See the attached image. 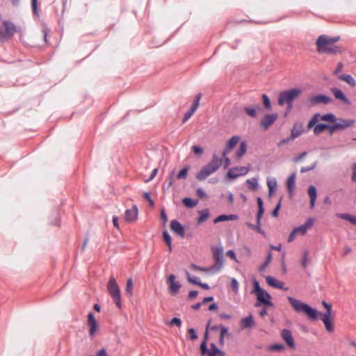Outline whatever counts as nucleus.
I'll return each mask as SVG.
<instances>
[{
  "label": "nucleus",
  "mask_w": 356,
  "mask_h": 356,
  "mask_svg": "<svg viewBox=\"0 0 356 356\" xmlns=\"http://www.w3.org/2000/svg\"><path fill=\"white\" fill-rule=\"evenodd\" d=\"M339 40V36L331 37L321 35L316 41V50L319 54L330 55L341 54L343 51L341 47L336 44Z\"/></svg>",
  "instance_id": "1"
},
{
  "label": "nucleus",
  "mask_w": 356,
  "mask_h": 356,
  "mask_svg": "<svg viewBox=\"0 0 356 356\" xmlns=\"http://www.w3.org/2000/svg\"><path fill=\"white\" fill-rule=\"evenodd\" d=\"M222 159L214 154L211 161L197 174L196 178L202 181L215 172L221 165Z\"/></svg>",
  "instance_id": "2"
},
{
  "label": "nucleus",
  "mask_w": 356,
  "mask_h": 356,
  "mask_svg": "<svg viewBox=\"0 0 356 356\" xmlns=\"http://www.w3.org/2000/svg\"><path fill=\"white\" fill-rule=\"evenodd\" d=\"M288 300L296 312H303L312 320L317 318V312L315 309H313L308 305L291 297H288Z\"/></svg>",
  "instance_id": "3"
},
{
  "label": "nucleus",
  "mask_w": 356,
  "mask_h": 356,
  "mask_svg": "<svg viewBox=\"0 0 356 356\" xmlns=\"http://www.w3.org/2000/svg\"><path fill=\"white\" fill-rule=\"evenodd\" d=\"M301 92L302 90L299 88H293L282 92L278 98L279 105L283 106L284 104H287L288 109L290 110L292 107V102L301 94Z\"/></svg>",
  "instance_id": "4"
},
{
  "label": "nucleus",
  "mask_w": 356,
  "mask_h": 356,
  "mask_svg": "<svg viewBox=\"0 0 356 356\" xmlns=\"http://www.w3.org/2000/svg\"><path fill=\"white\" fill-rule=\"evenodd\" d=\"M107 290L116 306L119 309H121L122 302L120 289L113 276H111L108 280L107 284Z\"/></svg>",
  "instance_id": "5"
},
{
  "label": "nucleus",
  "mask_w": 356,
  "mask_h": 356,
  "mask_svg": "<svg viewBox=\"0 0 356 356\" xmlns=\"http://www.w3.org/2000/svg\"><path fill=\"white\" fill-rule=\"evenodd\" d=\"M17 32V26L11 22L3 20L0 26V40H7Z\"/></svg>",
  "instance_id": "6"
},
{
  "label": "nucleus",
  "mask_w": 356,
  "mask_h": 356,
  "mask_svg": "<svg viewBox=\"0 0 356 356\" xmlns=\"http://www.w3.org/2000/svg\"><path fill=\"white\" fill-rule=\"evenodd\" d=\"M322 305L326 309L325 314H321V320L323 321L327 331L332 332L334 330L333 324L332 323V305L325 301H323Z\"/></svg>",
  "instance_id": "7"
},
{
  "label": "nucleus",
  "mask_w": 356,
  "mask_h": 356,
  "mask_svg": "<svg viewBox=\"0 0 356 356\" xmlns=\"http://www.w3.org/2000/svg\"><path fill=\"white\" fill-rule=\"evenodd\" d=\"M314 220L312 218H309L304 225L295 228L290 234L288 238V242L293 241L297 235L304 236L307 230L313 225Z\"/></svg>",
  "instance_id": "8"
},
{
  "label": "nucleus",
  "mask_w": 356,
  "mask_h": 356,
  "mask_svg": "<svg viewBox=\"0 0 356 356\" xmlns=\"http://www.w3.org/2000/svg\"><path fill=\"white\" fill-rule=\"evenodd\" d=\"M250 165L246 167H234L229 170L227 174V177L230 179H235L239 176L245 175L250 170Z\"/></svg>",
  "instance_id": "9"
},
{
  "label": "nucleus",
  "mask_w": 356,
  "mask_h": 356,
  "mask_svg": "<svg viewBox=\"0 0 356 356\" xmlns=\"http://www.w3.org/2000/svg\"><path fill=\"white\" fill-rule=\"evenodd\" d=\"M256 296L257 299V302L255 303L256 307H259L261 304L264 305V306L273 307L271 302L272 297L267 291L263 290Z\"/></svg>",
  "instance_id": "10"
},
{
  "label": "nucleus",
  "mask_w": 356,
  "mask_h": 356,
  "mask_svg": "<svg viewBox=\"0 0 356 356\" xmlns=\"http://www.w3.org/2000/svg\"><path fill=\"white\" fill-rule=\"evenodd\" d=\"M280 336L282 339L285 341L286 344L291 349L296 348V343L294 339L292 336L291 330L287 329H283L280 332Z\"/></svg>",
  "instance_id": "11"
},
{
  "label": "nucleus",
  "mask_w": 356,
  "mask_h": 356,
  "mask_svg": "<svg viewBox=\"0 0 356 356\" xmlns=\"http://www.w3.org/2000/svg\"><path fill=\"white\" fill-rule=\"evenodd\" d=\"M88 325L89 327V335L92 337L99 330L97 322L92 313H89L88 315Z\"/></svg>",
  "instance_id": "12"
},
{
  "label": "nucleus",
  "mask_w": 356,
  "mask_h": 356,
  "mask_svg": "<svg viewBox=\"0 0 356 356\" xmlns=\"http://www.w3.org/2000/svg\"><path fill=\"white\" fill-rule=\"evenodd\" d=\"M278 115L276 113L267 114L264 116L261 120V126L264 130H267L277 119Z\"/></svg>",
  "instance_id": "13"
},
{
  "label": "nucleus",
  "mask_w": 356,
  "mask_h": 356,
  "mask_svg": "<svg viewBox=\"0 0 356 356\" xmlns=\"http://www.w3.org/2000/svg\"><path fill=\"white\" fill-rule=\"evenodd\" d=\"M332 101L331 98L324 95H319L314 97H311L309 99L310 105L314 106L319 104H327Z\"/></svg>",
  "instance_id": "14"
},
{
  "label": "nucleus",
  "mask_w": 356,
  "mask_h": 356,
  "mask_svg": "<svg viewBox=\"0 0 356 356\" xmlns=\"http://www.w3.org/2000/svg\"><path fill=\"white\" fill-rule=\"evenodd\" d=\"M138 211L136 205H134L130 209L125 211L124 219L128 222H135L138 218Z\"/></svg>",
  "instance_id": "15"
},
{
  "label": "nucleus",
  "mask_w": 356,
  "mask_h": 356,
  "mask_svg": "<svg viewBox=\"0 0 356 356\" xmlns=\"http://www.w3.org/2000/svg\"><path fill=\"white\" fill-rule=\"evenodd\" d=\"M240 138L237 136H232L227 143L226 148L223 150L222 155L226 156L239 142Z\"/></svg>",
  "instance_id": "16"
},
{
  "label": "nucleus",
  "mask_w": 356,
  "mask_h": 356,
  "mask_svg": "<svg viewBox=\"0 0 356 356\" xmlns=\"http://www.w3.org/2000/svg\"><path fill=\"white\" fill-rule=\"evenodd\" d=\"M266 281L269 286L273 288L282 289L285 291L288 290V288H284V283L282 282L276 280L275 277L272 276H267L266 277Z\"/></svg>",
  "instance_id": "17"
},
{
  "label": "nucleus",
  "mask_w": 356,
  "mask_h": 356,
  "mask_svg": "<svg viewBox=\"0 0 356 356\" xmlns=\"http://www.w3.org/2000/svg\"><path fill=\"white\" fill-rule=\"evenodd\" d=\"M240 327L242 330L246 328H251L254 326V321L253 316L252 315H249L245 318H243L240 321Z\"/></svg>",
  "instance_id": "18"
},
{
  "label": "nucleus",
  "mask_w": 356,
  "mask_h": 356,
  "mask_svg": "<svg viewBox=\"0 0 356 356\" xmlns=\"http://www.w3.org/2000/svg\"><path fill=\"white\" fill-rule=\"evenodd\" d=\"M167 282L170 284V290L171 293L173 294L178 293L181 286L179 282H175V276L174 275H170L168 277Z\"/></svg>",
  "instance_id": "19"
},
{
  "label": "nucleus",
  "mask_w": 356,
  "mask_h": 356,
  "mask_svg": "<svg viewBox=\"0 0 356 356\" xmlns=\"http://www.w3.org/2000/svg\"><path fill=\"white\" fill-rule=\"evenodd\" d=\"M170 229L179 236L182 237L184 236V229L179 221L176 220H172L170 222Z\"/></svg>",
  "instance_id": "20"
},
{
  "label": "nucleus",
  "mask_w": 356,
  "mask_h": 356,
  "mask_svg": "<svg viewBox=\"0 0 356 356\" xmlns=\"http://www.w3.org/2000/svg\"><path fill=\"white\" fill-rule=\"evenodd\" d=\"M334 123L335 124L338 130H343L352 126L354 123V120L339 118L337 119V121Z\"/></svg>",
  "instance_id": "21"
},
{
  "label": "nucleus",
  "mask_w": 356,
  "mask_h": 356,
  "mask_svg": "<svg viewBox=\"0 0 356 356\" xmlns=\"http://www.w3.org/2000/svg\"><path fill=\"white\" fill-rule=\"evenodd\" d=\"M213 256L216 263L222 266L223 264V249L222 248H217L213 250Z\"/></svg>",
  "instance_id": "22"
},
{
  "label": "nucleus",
  "mask_w": 356,
  "mask_h": 356,
  "mask_svg": "<svg viewBox=\"0 0 356 356\" xmlns=\"http://www.w3.org/2000/svg\"><path fill=\"white\" fill-rule=\"evenodd\" d=\"M331 91L337 99L341 100L343 102H344L345 104H350L348 99L346 98L345 95L343 93V92L340 89H339L337 88H332L331 89Z\"/></svg>",
  "instance_id": "23"
},
{
  "label": "nucleus",
  "mask_w": 356,
  "mask_h": 356,
  "mask_svg": "<svg viewBox=\"0 0 356 356\" xmlns=\"http://www.w3.org/2000/svg\"><path fill=\"white\" fill-rule=\"evenodd\" d=\"M238 219V216L236 215L230 214V215H220L217 218H216L213 220V222L215 224L220 222H225V221H229V220H235Z\"/></svg>",
  "instance_id": "24"
},
{
  "label": "nucleus",
  "mask_w": 356,
  "mask_h": 356,
  "mask_svg": "<svg viewBox=\"0 0 356 356\" xmlns=\"http://www.w3.org/2000/svg\"><path fill=\"white\" fill-rule=\"evenodd\" d=\"M303 132L302 126L298 124H296L291 131V139L294 140L295 138L300 136Z\"/></svg>",
  "instance_id": "25"
},
{
  "label": "nucleus",
  "mask_w": 356,
  "mask_h": 356,
  "mask_svg": "<svg viewBox=\"0 0 356 356\" xmlns=\"http://www.w3.org/2000/svg\"><path fill=\"white\" fill-rule=\"evenodd\" d=\"M207 354L208 356H224L225 355L224 352L218 349L214 343L211 344L210 349H207Z\"/></svg>",
  "instance_id": "26"
},
{
  "label": "nucleus",
  "mask_w": 356,
  "mask_h": 356,
  "mask_svg": "<svg viewBox=\"0 0 356 356\" xmlns=\"http://www.w3.org/2000/svg\"><path fill=\"white\" fill-rule=\"evenodd\" d=\"M308 194L310 197V208L313 209L314 207L317 193L316 189L314 186H310L308 188Z\"/></svg>",
  "instance_id": "27"
},
{
  "label": "nucleus",
  "mask_w": 356,
  "mask_h": 356,
  "mask_svg": "<svg viewBox=\"0 0 356 356\" xmlns=\"http://www.w3.org/2000/svg\"><path fill=\"white\" fill-rule=\"evenodd\" d=\"M339 79L345 81L351 87H355L356 86L355 80L352 76L349 74H341L339 76Z\"/></svg>",
  "instance_id": "28"
},
{
  "label": "nucleus",
  "mask_w": 356,
  "mask_h": 356,
  "mask_svg": "<svg viewBox=\"0 0 356 356\" xmlns=\"http://www.w3.org/2000/svg\"><path fill=\"white\" fill-rule=\"evenodd\" d=\"M208 326H209V325H207V330H206V332L204 336V340L202 342V343L200 344V353L202 355H207V341L208 339V332H207Z\"/></svg>",
  "instance_id": "29"
},
{
  "label": "nucleus",
  "mask_w": 356,
  "mask_h": 356,
  "mask_svg": "<svg viewBox=\"0 0 356 356\" xmlns=\"http://www.w3.org/2000/svg\"><path fill=\"white\" fill-rule=\"evenodd\" d=\"M200 216L197 219V223L202 224L205 222L209 217V211L208 209H203L199 212Z\"/></svg>",
  "instance_id": "30"
},
{
  "label": "nucleus",
  "mask_w": 356,
  "mask_h": 356,
  "mask_svg": "<svg viewBox=\"0 0 356 356\" xmlns=\"http://www.w3.org/2000/svg\"><path fill=\"white\" fill-rule=\"evenodd\" d=\"M247 150V145L245 141H243L240 143V146L236 152V156L238 159H240L246 152Z\"/></svg>",
  "instance_id": "31"
},
{
  "label": "nucleus",
  "mask_w": 356,
  "mask_h": 356,
  "mask_svg": "<svg viewBox=\"0 0 356 356\" xmlns=\"http://www.w3.org/2000/svg\"><path fill=\"white\" fill-rule=\"evenodd\" d=\"M325 121L330 123H334L337 121L336 116L332 113H327L323 115H321L319 117V121Z\"/></svg>",
  "instance_id": "32"
},
{
  "label": "nucleus",
  "mask_w": 356,
  "mask_h": 356,
  "mask_svg": "<svg viewBox=\"0 0 356 356\" xmlns=\"http://www.w3.org/2000/svg\"><path fill=\"white\" fill-rule=\"evenodd\" d=\"M295 184H296V173L291 174L288 179H287V188L289 191V193H291L294 188H295Z\"/></svg>",
  "instance_id": "33"
},
{
  "label": "nucleus",
  "mask_w": 356,
  "mask_h": 356,
  "mask_svg": "<svg viewBox=\"0 0 356 356\" xmlns=\"http://www.w3.org/2000/svg\"><path fill=\"white\" fill-rule=\"evenodd\" d=\"M259 109H260V108L258 106H257L255 107L246 106L244 108V111L248 116L254 118L257 117V110H259Z\"/></svg>",
  "instance_id": "34"
},
{
  "label": "nucleus",
  "mask_w": 356,
  "mask_h": 356,
  "mask_svg": "<svg viewBox=\"0 0 356 356\" xmlns=\"http://www.w3.org/2000/svg\"><path fill=\"white\" fill-rule=\"evenodd\" d=\"M257 204H258V213H257V218H258V223L259 224L261 218L262 217L264 210L263 207V201L261 197H257Z\"/></svg>",
  "instance_id": "35"
},
{
  "label": "nucleus",
  "mask_w": 356,
  "mask_h": 356,
  "mask_svg": "<svg viewBox=\"0 0 356 356\" xmlns=\"http://www.w3.org/2000/svg\"><path fill=\"white\" fill-rule=\"evenodd\" d=\"M182 202H183V204L186 207H188V208H193V207H195L198 203L197 200H193L190 197L184 198Z\"/></svg>",
  "instance_id": "36"
},
{
  "label": "nucleus",
  "mask_w": 356,
  "mask_h": 356,
  "mask_svg": "<svg viewBox=\"0 0 356 356\" xmlns=\"http://www.w3.org/2000/svg\"><path fill=\"white\" fill-rule=\"evenodd\" d=\"M267 185L269 189V196L270 197L277 188V181L275 179H268L267 181Z\"/></svg>",
  "instance_id": "37"
},
{
  "label": "nucleus",
  "mask_w": 356,
  "mask_h": 356,
  "mask_svg": "<svg viewBox=\"0 0 356 356\" xmlns=\"http://www.w3.org/2000/svg\"><path fill=\"white\" fill-rule=\"evenodd\" d=\"M133 289H134V284L133 280L131 278H129L127 281V284L125 287V292L129 295V296H133Z\"/></svg>",
  "instance_id": "38"
},
{
  "label": "nucleus",
  "mask_w": 356,
  "mask_h": 356,
  "mask_svg": "<svg viewBox=\"0 0 356 356\" xmlns=\"http://www.w3.org/2000/svg\"><path fill=\"white\" fill-rule=\"evenodd\" d=\"M246 182L248 185V188L251 191L257 190V186H258V183H257V179L256 178H252V179H248Z\"/></svg>",
  "instance_id": "39"
},
{
  "label": "nucleus",
  "mask_w": 356,
  "mask_h": 356,
  "mask_svg": "<svg viewBox=\"0 0 356 356\" xmlns=\"http://www.w3.org/2000/svg\"><path fill=\"white\" fill-rule=\"evenodd\" d=\"M163 236L164 241L165 242V243L167 244V245L168 247L169 252H171L172 251V246H171L172 239H171L170 234L168 233L167 231H165V232H163Z\"/></svg>",
  "instance_id": "40"
},
{
  "label": "nucleus",
  "mask_w": 356,
  "mask_h": 356,
  "mask_svg": "<svg viewBox=\"0 0 356 356\" xmlns=\"http://www.w3.org/2000/svg\"><path fill=\"white\" fill-rule=\"evenodd\" d=\"M327 129V124H318L314 126V132L315 134H319Z\"/></svg>",
  "instance_id": "41"
},
{
  "label": "nucleus",
  "mask_w": 356,
  "mask_h": 356,
  "mask_svg": "<svg viewBox=\"0 0 356 356\" xmlns=\"http://www.w3.org/2000/svg\"><path fill=\"white\" fill-rule=\"evenodd\" d=\"M230 287L232 289L234 293H238L239 289V284L235 278H232L230 282Z\"/></svg>",
  "instance_id": "42"
},
{
  "label": "nucleus",
  "mask_w": 356,
  "mask_h": 356,
  "mask_svg": "<svg viewBox=\"0 0 356 356\" xmlns=\"http://www.w3.org/2000/svg\"><path fill=\"white\" fill-rule=\"evenodd\" d=\"M189 168L188 167L184 168L182 169L177 175V177L178 179H186L188 175Z\"/></svg>",
  "instance_id": "43"
},
{
  "label": "nucleus",
  "mask_w": 356,
  "mask_h": 356,
  "mask_svg": "<svg viewBox=\"0 0 356 356\" xmlns=\"http://www.w3.org/2000/svg\"><path fill=\"white\" fill-rule=\"evenodd\" d=\"M201 97L202 95L200 93L197 94L195 97V99L193 104V106H191V108L195 111H196V110L199 107Z\"/></svg>",
  "instance_id": "44"
},
{
  "label": "nucleus",
  "mask_w": 356,
  "mask_h": 356,
  "mask_svg": "<svg viewBox=\"0 0 356 356\" xmlns=\"http://www.w3.org/2000/svg\"><path fill=\"white\" fill-rule=\"evenodd\" d=\"M262 100H263L264 106L268 110H270L271 108V104H270V99H269L268 97L266 95L264 94L262 95Z\"/></svg>",
  "instance_id": "45"
},
{
  "label": "nucleus",
  "mask_w": 356,
  "mask_h": 356,
  "mask_svg": "<svg viewBox=\"0 0 356 356\" xmlns=\"http://www.w3.org/2000/svg\"><path fill=\"white\" fill-rule=\"evenodd\" d=\"M284 349V346L281 343L273 344L269 347V350L273 351H281Z\"/></svg>",
  "instance_id": "46"
},
{
  "label": "nucleus",
  "mask_w": 356,
  "mask_h": 356,
  "mask_svg": "<svg viewBox=\"0 0 356 356\" xmlns=\"http://www.w3.org/2000/svg\"><path fill=\"white\" fill-rule=\"evenodd\" d=\"M319 114H316L313 116L312 120L308 123V127L311 128L314 127L319 121Z\"/></svg>",
  "instance_id": "47"
},
{
  "label": "nucleus",
  "mask_w": 356,
  "mask_h": 356,
  "mask_svg": "<svg viewBox=\"0 0 356 356\" xmlns=\"http://www.w3.org/2000/svg\"><path fill=\"white\" fill-rule=\"evenodd\" d=\"M253 286H254L253 293H254L256 295H257V293H259L260 291L264 290L260 287L259 283L257 280H253Z\"/></svg>",
  "instance_id": "48"
},
{
  "label": "nucleus",
  "mask_w": 356,
  "mask_h": 356,
  "mask_svg": "<svg viewBox=\"0 0 356 356\" xmlns=\"http://www.w3.org/2000/svg\"><path fill=\"white\" fill-rule=\"evenodd\" d=\"M195 111L191 108L190 110L185 113L184 117L182 120V122L185 123L186 121H188L191 118V116L195 113Z\"/></svg>",
  "instance_id": "49"
},
{
  "label": "nucleus",
  "mask_w": 356,
  "mask_h": 356,
  "mask_svg": "<svg viewBox=\"0 0 356 356\" xmlns=\"http://www.w3.org/2000/svg\"><path fill=\"white\" fill-rule=\"evenodd\" d=\"M188 335H189V339L191 340H195V339H197V335L196 334V332H195V329L189 328L188 330Z\"/></svg>",
  "instance_id": "50"
},
{
  "label": "nucleus",
  "mask_w": 356,
  "mask_h": 356,
  "mask_svg": "<svg viewBox=\"0 0 356 356\" xmlns=\"http://www.w3.org/2000/svg\"><path fill=\"white\" fill-rule=\"evenodd\" d=\"M247 225L250 227L251 229H254L256 230L257 232H258L259 233H261L262 234H264V232L262 231V229H261L260 227V223L259 224L257 222V225H254L252 224H250V223H247Z\"/></svg>",
  "instance_id": "51"
},
{
  "label": "nucleus",
  "mask_w": 356,
  "mask_h": 356,
  "mask_svg": "<svg viewBox=\"0 0 356 356\" xmlns=\"http://www.w3.org/2000/svg\"><path fill=\"white\" fill-rule=\"evenodd\" d=\"M307 260H308V252L307 251H305L302 254V258L301 261V264L302 266L306 267L307 265Z\"/></svg>",
  "instance_id": "52"
},
{
  "label": "nucleus",
  "mask_w": 356,
  "mask_h": 356,
  "mask_svg": "<svg viewBox=\"0 0 356 356\" xmlns=\"http://www.w3.org/2000/svg\"><path fill=\"white\" fill-rule=\"evenodd\" d=\"M186 275H187V278H188V281L190 282V283H192V284H197L198 285L200 281H199V279L198 278H196V277H192L190 274L188 273H186Z\"/></svg>",
  "instance_id": "53"
},
{
  "label": "nucleus",
  "mask_w": 356,
  "mask_h": 356,
  "mask_svg": "<svg viewBox=\"0 0 356 356\" xmlns=\"http://www.w3.org/2000/svg\"><path fill=\"white\" fill-rule=\"evenodd\" d=\"M191 270H193L194 271H197V270H201V271H204V272H208L209 271L208 268H203V267H200V266H197L195 264H192L191 266Z\"/></svg>",
  "instance_id": "54"
},
{
  "label": "nucleus",
  "mask_w": 356,
  "mask_h": 356,
  "mask_svg": "<svg viewBox=\"0 0 356 356\" xmlns=\"http://www.w3.org/2000/svg\"><path fill=\"white\" fill-rule=\"evenodd\" d=\"M192 150L194 152V154H195L197 155H201L203 152L202 148L199 146H197V145L193 146Z\"/></svg>",
  "instance_id": "55"
},
{
  "label": "nucleus",
  "mask_w": 356,
  "mask_h": 356,
  "mask_svg": "<svg viewBox=\"0 0 356 356\" xmlns=\"http://www.w3.org/2000/svg\"><path fill=\"white\" fill-rule=\"evenodd\" d=\"M170 325H177V327H181V321L180 318H173L170 322Z\"/></svg>",
  "instance_id": "56"
},
{
  "label": "nucleus",
  "mask_w": 356,
  "mask_h": 356,
  "mask_svg": "<svg viewBox=\"0 0 356 356\" xmlns=\"http://www.w3.org/2000/svg\"><path fill=\"white\" fill-rule=\"evenodd\" d=\"M351 180L353 182H356V163H353L352 165Z\"/></svg>",
  "instance_id": "57"
},
{
  "label": "nucleus",
  "mask_w": 356,
  "mask_h": 356,
  "mask_svg": "<svg viewBox=\"0 0 356 356\" xmlns=\"http://www.w3.org/2000/svg\"><path fill=\"white\" fill-rule=\"evenodd\" d=\"M327 130H328L330 134H332L336 131H338V129L334 123L332 125H327Z\"/></svg>",
  "instance_id": "58"
},
{
  "label": "nucleus",
  "mask_w": 356,
  "mask_h": 356,
  "mask_svg": "<svg viewBox=\"0 0 356 356\" xmlns=\"http://www.w3.org/2000/svg\"><path fill=\"white\" fill-rule=\"evenodd\" d=\"M220 337H222L223 338L226 336V335H228V329L222 325H220Z\"/></svg>",
  "instance_id": "59"
},
{
  "label": "nucleus",
  "mask_w": 356,
  "mask_h": 356,
  "mask_svg": "<svg viewBox=\"0 0 356 356\" xmlns=\"http://www.w3.org/2000/svg\"><path fill=\"white\" fill-rule=\"evenodd\" d=\"M31 6L34 14L38 11V0H31Z\"/></svg>",
  "instance_id": "60"
},
{
  "label": "nucleus",
  "mask_w": 356,
  "mask_h": 356,
  "mask_svg": "<svg viewBox=\"0 0 356 356\" xmlns=\"http://www.w3.org/2000/svg\"><path fill=\"white\" fill-rule=\"evenodd\" d=\"M197 195L202 199L207 197L206 193L202 188H198L197 190Z\"/></svg>",
  "instance_id": "61"
},
{
  "label": "nucleus",
  "mask_w": 356,
  "mask_h": 356,
  "mask_svg": "<svg viewBox=\"0 0 356 356\" xmlns=\"http://www.w3.org/2000/svg\"><path fill=\"white\" fill-rule=\"evenodd\" d=\"M343 67V63L339 62L337 64V67L336 70L334 71V74H337L340 73L342 71Z\"/></svg>",
  "instance_id": "62"
},
{
  "label": "nucleus",
  "mask_w": 356,
  "mask_h": 356,
  "mask_svg": "<svg viewBox=\"0 0 356 356\" xmlns=\"http://www.w3.org/2000/svg\"><path fill=\"white\" fill-rule=\"evenodd\" d=\"M227 256L230 257L232 259L236 261V257L233 250H228L226 253Z\"/></svg>",
  "instance_id": "63"
},
{
  "label": "nucleus",
  "mask_w": 356,
  "mask_h": 356,
  "mask_svg": "<svg viewBox=\"0 0 356 356\" xmlns=\"http://www.w3.org/2000/svg\"><path fill=\"white\" fill-rule=\"evenodd\" d=\"M144 197L149 202L151 206L154 205V202L150 197V194L149 193L145 192L143 195Z\"/></svg>",
  "instance_id": "64"
}]
</instances>
